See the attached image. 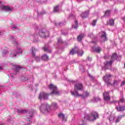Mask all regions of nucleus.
I'll return each mask as SVG.
<instances>
[{"mask_svg":"<svg viewBox=\"0 0 125 125\" xmlns=\"http://www.w3.org/2000/svg\"><path fill=\"white\" fill-rule=\"evenodd\" d=\"M88 77H89L90 79H91V80H94V77H93V76H92L91 75L88 74Z\"/></svg>","mask_w":125,"mask_h":125,"instance_id":"37","label":"nucleus"},{"mask_svg":"<svg viewBox=\"0 0 125 125\" xmlns=\"http://www.w3.org/2000/svg\"><path fill=\"white\" fill-rule=\"evenodd\" d=\"M44 51H46L47 52H48L49 53H50L51 52V50H49V46L48 45H46L44 48H43Z\"/></svg>","mask_w":125,"mask_h":125,"instance_id":"19","label":"nucleus"},{"mask_svg":"<svg viewBox=\"0 0 125 125\" xmlns=\"http://www.w3.org/2000/svg\"><path fill=\"white\" fill-rule=\"evenodd\" d=\"M18 114H25V113H27V110L24 109H19L17 110Z\"/></svg>","mask_w":125,"mask_h":125,"instance_id":"22","label":"nucleus"},{"mask_svg":"<svg viewBox=\"0 0 125 125\" xmlns=\"http://www.w3.org/2000/svg\"><path fill=\"white\" fill-rule=\"evenodd\" d=\"M114 24H115V21L114 20H109V25H110V26H113L114 25Z\"/></svg>","mask_w":125,"mask_h":125,"instance_id":"30","label":"nucleus"},{"mask_svg":"<svg viewBox=\"0 0 125 125\" xmlns=\"http://www.w3.org/2000/svg\"><path fill=\"white\" fill-rule=\"evenodd\" d=\"M0 106H2V104H0Z\"/></svg>","mask_w":125,"mask_h":125,"instance_id":"48","label":"nucleus"},{"mask_svg":"<svg viewBox=\"0 0 125 125\" xmlns=\"http://www.w3.org/2000/svg\"><path fill=\"white\" fill-rule=\"evenodd\" d=\"M1 9L4 11H11L12 8L9 7V6H2L0 7Z\"/></svg>","mask_w":125,"mask_h":125,"instance_id":"15","label":"nucleus"},{"mask_svg":"<svg viewBox=\"0 0 125 125\" xmlns=\"http://www.w3.org/2000/svg\"><path fill=\"white\" fill-rule=\"evenodd\" d=\"M14 67L15 69V72H16L15 75H17V73L19 72V70L21 69V67H20V66H17V65H15Z\"/></svg>","mask_w":125,"mask_h":125,"instance_id":"21","label":"nucleus"},{"mask_svg":"<svg viewBox=\"0 0 125 125\" xmlns=\"http://www.w3.org/2000/svg\"><path fill=\"white\" fill-rule=\"evenodd\" d=\"M112 77V75L111 74H105V76L104 77V81L105 82V83H107V85H109V84H111V83H109V81H110V78Z\"/></svg>","mask_w":125,"mask_h":125,"instance_id":"11","label":"nucleus"},{"mask_svg":"<svg viewBox=\"0 0 125 125\" xmlns=\"http://www.w3.org/2000/svg\"><path fill=\"white\" fill-rule=\"evenodd\" d=\"M58 42H59V43H62V40H61V39H58Z\"/></svg>","mask_w":125,"mask_h":125,"instance_id":"43","label":"nucleus"},{"mask_svg":"<svg viewBox=\"0 0 125 125\" xmlns=\"http://www.w3.org/2000/svg\"><path fill=\"white\" fill-rule=\"evenodd\" d=\"M10 40L11 42H12V43L17 46V51L15 50H13L11 51L10 53V57H11V58H14V57H16L17 54L22 53L23 51L22 50V49H21V48L18 46V43H17L16 39H15L13 36H10Z\"/></svg>","mask_w":125,"mask_h":125,"instance_id":"2","label":"nucleus"},{"mask_svg":"<svg viewBox=\"0 0 125 125\" xmlns=\"http://www.w3.org/2000/svg\"><path fill=\"white\" fill-rule=\"evenodd\" d=\"M75 25L72 26V27L74 29H78V21L77 20L75 21Z\"/></svg>","mask_w":125,"mask_h":125,"instance_id":"27","label":"nucleus"},{"mask_svg":"<svg viewBox=\"0 0 125 125\" xmlns=\"http://www.w3.org/2000/svg\"><path fill=\"white\" fill-rule=\"evenodd\" d=\"M0 70H2V67L0 66Z\"/></svg>","mask_w":125,"mask_h":125,"instance_id":"47","label":"nucleus"},{"mask_svg":"<svg viewBox=\"0 0 125 125\" xmlns=\"http://www.w3.org/2000/svg\"><path fill=\"white\" fill-rule=\"evenodd\" d=\"M9 78H14V74H12V73H11L10 74V76H9Z\"/></svg>","mask_w":125,"mask_h":125,"instance_id":"38","label":"nucleus"},{"mask_svg":"<svg viewBox=\"0 0 125 125\" xmlns=\"http://www.w3.org/2000/svg\"><path fill=\"white\" fill-rule=\"evenodd\" d=\"M48 88H49V89H51V90H52V92H51L50 94L40 93L39 95V99H40V100H42V99H44L45 100H47V99H48V95H59V94H60L59 91L57 90V87L54 84H50L48 86Z\"/></svg>","mask_w":125,"mask_h":125,"instance_id":"1","label":"nucleus"},{"mask_svg":"<svg viewBox=\"0 0 125 125\" xmlns=\"http://www.w3.org/2000/svg\"><path fill=\"white\" fill-rule=\"evenodd\" d=\"M8 54V52L7 51V50H3L2 56H3V57H4V56H5V55H6V54Z\"/></svg>","mask_w":125,"mask_h":125,"instance_id":"33","label":"nucleus"},{"mask_svg":"<svg viewBox=\"0 0 125 125\" xmlns=\"http://www.w3.org/2000/svg\"><path fill=\"white\" fill-rule=\"evenodd\" d=\"M92 49L94 52H97V53H99L101 51V48L100 47H93Z\"/></svg>","mask_w":125,"mask_h":125,"instance_id":"17","label":"nucleus"},{"mask_svg":"<svg viewBox=\"0 0 125 125\" xmlns=\"http://www.w3.org/2000/svg\"><path fill=\"white\" fill-rule=\"evenodd\" d=\"M31 51H32V56H33V57H35L37 61L38 62L40 61V57H36V53L37 52V51H38V50L35 48V47H33L31 49Z\"/></svg>","mask_w":125,"mask_h":125,"instance_id":"12","label":"nucleus"},{"mask_svg":"<svg viewBox=\"0 0 125 125\" xmlns=\"http://www.w3.org/2000/svg\"><path fill=\"white\" fill-rule=\"evenodd\" d=\"M76 53H77L79 56H83V51L79 49L77 46H75L70 51L69 54L71 55H74V54H76Z\"/></svg>","mask_w":125,"mask_h":125,"instance_id":"5","label":"nucleus"},{"mask_svg":"<svg viewBox=\"0 0 125 125\" xmlns=\"http://www.w3.org/2000/svg\"><path fill=\"white\" fill-rule=\"evenodd\" d=\"M83 90V83H79V82H76L74 84V94H76V92H78L77 90Z\"/></svg>","mask_w":125,"mask_h":125,"instance_id":"8","label":"nucleus"},{"mask_svg":"<svg viewBox=\"0 0 125 125\" xmlns=\"http://www.w3.org/2000/svg\"><path fill=\"white\" fill-rule=\"evenodd\" d=\"M83 38H84V34H81L78 37L77 40L79 42H81Z\"/></svg>","mask_w":125,"mask_h":125,"instance_id":"23","label":"nucleus"},{"mask_svg":"<svg viewBox=\"0 0 125 125\" xmlns=\"http://www.w3.org/2000/svg\"><path fill=\"white\" fill-rule=\"evenodd\" d=\"M58 117H59V118H62V122H66V119L65 118V115L63 113H61L59 114Z\"/></svg>","mask_w":125,"mask_h":125,"instance_id":"20","label":"nucleus"},{"mask_svg":"<svg viewBox=\"0 0 125 125\" xmlns=\"http://www.w3.org/2000/svg\"><path fill=\"white\" fill-rule=\"evenodd\" d=\"M38 35H39L40 37L41 38H47L49 37V32L46 31L45 29H42L40 30Z\"/></svg>","mask_w":125,"mask_h":125,"instance_id":"9","label":"nucleus"},{"mask_svg":"<svg viewBox=\"0 0 125 125\" xmlns=\"http://www.w3.org/2000/svg\"><path fill=\"white\" fill-rule=\"evenodd\" d=\"M34 115V110H32L31 111H30L28 113V115L26 116V120L28 122H31V120L32 119V118H33V115Z\"/></svg>","mask_w":125,"mask_h":125,"instance_id":"14","label":"nucleus"},{"mask_svg":"<svg viewBox=\"0 0 125 125\" xmlns=\"http://www.w3.org/2000/svg\"><path fill=\"white\" fill-rule=\"evenodd\" d=\"M123 117H124V116H123V115L118 116L116 120V123H119V122H120V121H121V120L122 119V118H123Z\"/></svg>","mask_w":125,"mask_h":125,"instance_id":"28","label":"nucleus"},{"mask_svg":"<svg viewBox=\"0 0 125 125\" xmlns=\"http://www.w3.org/2000/svg\"><path fill=\"white\" fill-rule=\"evenodd\" d=\"M42 60H44V61H47L48 60V56L46 55H44L42 56Z\"/></svg>","mask_w":125,"mask_h":125,"instance_id":"25","label":"nucleus"},{"mask_svg":"<svg viewBox=\"0 0 125 125\" xmlns=\"http://www.w3.org/2000/svg\"><path fill=\"white\" fill-rule=\"evenodd\" d=\"M0 35H2V32H1L0 31Z\"/></svg>","mask_w":125,"mask_h":125,"instance_id":"46","label":"nucleus"},{"mask_svg":"<svg viewBox=\"0 0 125 125\" xmlns=\"http://www.w3.org/2000/svg\"><path fill=\"white\" fill-rule=\"evenodd\" d=\"M99 36L100 38V40L101 42H106V41H107V36L106 32L104 31H101L99 33Z\"/></svg>","mask_w":125,"mask_h":125,"instance_id":"10","label":"nucleus"},{"mask_svg":"<svg viewBox=\"0 0 125 125\" xmlns=\"http://www.w3.org/2000/svg\"><path fill=\"white\" fill-rule=\"evenodd\" d=\"M43 14H45V11H43L42 13H40V15H42Z\"/></svg>","mask_w":125,"mask_h":125,"instance_id":"44","label":"nucleus"},{"mask_svg":"<svg viewBox=\"0 0 125 125\" xmlns=\"http://www.w3.org/2000/svg\"><path fill=\"white\" fill-rule=\"evenodd\" d=\"M125 81H123L121 84V86H123V85H125Z\"/></svg>","mask_w":125,"mask_h":125,"instance_id":"42","label":"nucleus"},{"mask_svg":"<svg viewBox=\"0 0 125 125\" xmlns=\"http://www.w3.org/2000/svg\"><path fill=\"white\" fill-rule=\"evenodd\" d=\"M7 122L9 123V125H13L12 124H13V123H14V121H13L11 117H9L8 120H7Z\"/></svg>","mask_w":125,"mask_h":125,"instance_id":"26","label":"nucleus"},{"mask_svg":"<svg viewBox=\"0 0 125 125\" xmlns=\"http://www.w3.org/2000/svg\"><path fill=\"white\" fill-rule=\"evenodd\" d=\"M114 102H112L111 103H113Z\"/></svg>","mask_w":125,"mask_h":125,"instance_id":"49","label":"nucleus"},{"mask_svg":"<svg viewBox=\"0 0 125 125\" xmlns=\"http://www.w3.org/2000/svg\"><path fill=\"white\" fill-rule=\"evenodd\" d=\"M111 14V11L110 10H107L104 14L105 16H110V15Z\"/></svg>","mask_w":125,"mask_h":125,"instance_id":"31","label":"nucleus"},{"mask_svg":"<svg viewBox=\"0 0 125 125\" xmlns=\"http://www.w3.org/2000/svg\"><path fill=\"white\" fill-rule=\"evenodd\" d=\"M12 29L13 30H16V29H17V27L16 25H13L12 26Z\"/></svg>","mask_w":125,"mask_h":125,"instance_id":"39","label":"nucleus"},{"mask_svg":"<svg viewBox=\"0 0 125 125\" xmlns=\"http://www.w3.org/2000/svg\"><path fill=\"white\" fill-rule=\"evenodd\" d=\"M97 22V20H95L93 21L92 22L91 25L93 26V27L95 26V25H96V22Z\"/></svg>","mask_w":125,"mask_h":125,"instance_id":"35","label":"nucleus"},{"mask_svg":"<svg viewBox=\"0 0 125 125\" xmlns=\"http://www.w3.org/2000/svg\"><path fill=\"white\" fill-rule=\"evenodd\" d=\"M1 3V2L0 1V3Z\"/></svg>","mask_w":125,"mask_h":125,"instance_id":"51","label":"nucleus"},{"mask_svg":"<svg viewBox=\"0 0 125 125\" xmlns=\"http://www.w3.org/2000/svg\"><path fill=\"white\" fill-rule=\"evenodd\" d=\"M88 37H90V38H92V37H93V35L92 34V33H90L88 35Z\"/></svg>","mask_w":125,"mask_h":125,"instance_id":"41","label":"nucleus"},{"mask_svg":"<svg viewBox=\"0 0 125 125\" xmlns=\"http://www.w3.org/2000/svg\"><path fill=\"white\" fill-rule=\"evenodd\" d=\"M0 125H3L2 124H0Z\"/></svg>","mask_w":125,"mask_h":125,"instance_id":"50","label":"nucleus"},{"mask_svg":"<svg viewBox=\"0 0 125 125\" xmlns=\"http://www.w3.org/2000/svg\"><path fill=\"white\" fill-rule=\"evenodd\" d=\"M54 12H59V6H56L54 8Z\"/></svg>","mask_w":125,"mask_h":125,"instance_id":"29","label":"nucleus"},{"mask_svg":"<svg viewBox=\"0 0 125 125\" xmlns=\"http://www.w3.org/2000/svg\"><path fill=\"white\" fill-rule=\"evenodd\" d=\"M114 120H115V116H111L109 118V121L110 123H112V122H114Z\"/></svg>","mask_w":125,"mask_h":125,"instance_id":"32","label":"nucleus"},{"mask_svg":"<svg viewBox=\"0 0 125 125\" xmlns=\"http://www.w3.org/2000/svg\"><path fill=\"white\" fill-rule=\"evenodd\" d=\"M92 59H91V58H89V57H88L87 58V61H91Z\"/></svg>","mask_w":125,"mask_h":125,"instance_id":"40","label":"nucleus"},{"mask_svg":"<svg viewBox=\"0 0 125 125\" xmlns=\"http://www.w3.org/2000/svg\"><path fill=\"white\" fill-rule=\"evenodd\" d=\"M117 57L118 56H117V54L114 53L111 56V60L110 62H104L105 69H109L110 67L112 66V64L113 62H114V60H116Z\"/></svg>","mask_w":125,"mask_h":125,"instance_id":"3","label":"nucleus"},{"mask_svg":"<svg viewBox=\"0 0 125 125\" xmlns=\"http://www.w3.org/2000/svg\"><path fill=\"white\" fill-rule=\"evenodd\" d=\"M119 83H120V80H114L113 84H110L111 85H118Z\"/></svg>","mask_w":125,"mask_h":125,"instance_id":"24","label":"nucleus"},{"mask_svg":"<svg viewBox=\"0 0 125 125\" xmlns=\"http://www.w3.org/2000/svg\"><path fill=\"white\" fill-rule=\"evenodd\" d=\"M116 109L118 112H122V111H125V105H118L116 106Z\"/></svg>","mask_w":125,"mask_h":125,"instance_id":"16","label":"nucleus"},{"mask_svg":"<svg viewBox=\"0 0 125 125\" xmlns=\"http://www.w3.org/2000/svg\"><path fill=\"white\" fill-rule=\"evenodd\" d=\"M123 20L124 21V22H125V17L123 18Z\"/></svg>","mask_w":125,"mask_h":125,"instance_id":"45","label":"nucleus"},{"mask_svg":"<svg viewBox=\"0 0 125 125\" xmlns=\"http://www.w3.org/2000/svg\"><path fill=\"white\" fill-rule=\"evenodd\" d=\"M92 100L94 102H97V101H100V98H93Z\"/></svg>","mask_w":125,"mask_h":125,"instance_id":"34","label":"nucleus"},{"mask_svg":"<svg viewBox=\"0 0 125 125\" xmlns=\"http://www.w3.org/2000/svg\"><path fill=\"white\" fill-rule=\"evenodd\" d=\"M71 93L72 95L73 96H75V97H81L83 99H84V98H86V97H88L89 95H90L89 92L85 91L84 92V95L83 94H79V92H76V94H75V93L73 91H71Z\"/></svg>","mask_w":125,"mask_h":125,"instance_id":"6","label":"nucleus"},{"mask_svg":"<svg viewBox=\"0 0 125 125\" xmlns=\"http://www.w3.org/2000/svg\"><path fill=\"white\" fill-rule=\"evenodd\" d=\"M89 13V11H86L84 13H83L81 14V17L82 18H86L87 16H88V14Z\"/></svg>","mask_w":125,"mask_h":125,"instance_id":"18","label":"nucleus"},{"mask_svg":"<svg viewBox=\"0 0 125 125\" xmlns=\"http://www.w3.org/2000/svg\"><path fill=\"white\" fill-rule=\"evenodd\" d=\"M104 99L105 101H110L111 98L109 95L108 92H105L103 93Z\"/></svg>","mask_w":125,"mask_h":125,"instance_id":"13","label":"nucleus"},{"mask_svg":"<svg viewBox=\"0 0 125 125\" xmlns=\"http://www.w3.org/2000/svg\"><path fill=\"white\" fill-rule=\"evenodd\" d=\"M85 118L88 121H95L98 118V114L96 112L92 111L90 115H87Z\"/></svg>","mask_w":125,"mask_h":125,"instance_id":"7","label":"nucleus"},{"mask_svg":"<svg viewBox=\"0 0 125 125\" xmlns=\"http://www.w3.org/2000/svg\"><path fill=\"white\" fill-rule=\"evenodd\" d=\"M40 111L43 114L48 113L50 111V106L46 103L42 104L40 106Z\"/></svg>","mask_w":125,"mask_h":125,"instance_id":"4","label":"nucleus"},{"mask_svg":"<svg viewBox=\"0 0 125 125\" xmlns=\"http://www.w3.org/2000/svg\"><path fill=\"white\" fill-rule=\"evenodd\" d=\"M52 105L54 108H57L58 107V106L57 105V104L56 103H53L52 104Z\"/></svg>","mask_w":125,"mask_h":125,"instance_id":"36","label":"nucleus"}]
</instances>
